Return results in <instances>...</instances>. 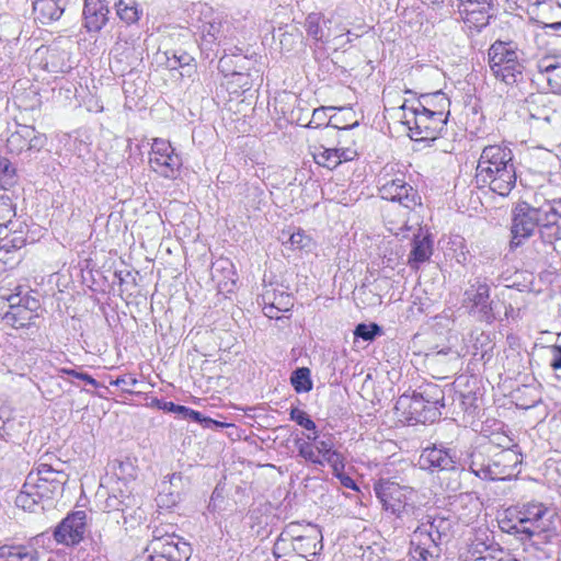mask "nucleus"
Wrapping results in <instances>:
<instances>
[{
	"mask_svg": "<svg viewBox=\"0 0 561 561\" xmlns=\"http://www.w3.org/2000/svg\"><path fill=\"white\" fill-rule=\"evenodd\" d=\"M561 219V198L534 207L527 202L518 203L512 210L510 250L523 248L535 232L536 239H550L552 222Z\"/></svg>",
	"mask_w": 561,
	"mask_h": 561,
	"instance_id": "f257e3e1",
	"label": "nucleus"
},
{
	"mask_svg": "<svg viewBox=\"0 0 561 561\" xmlns=\"http://www.w3.org/2000/svg\"><path fill=\"white\" fill-rule=\"evenodd\" d=\"M474 178L479 187H489L501 196H507L517 179L512 149L504 144L485 146L478 160Z\"/></svg>",
	"mask_w": 561,
	"mask_h": 561,
	"instance_id": "f03ea898",
	"label": "nucleus"
},
{
	"mask_svg": "<svg viewBox=\"0 0 561 561\" xmlns=\"http://www.w3.org/2000/svg\"><path fill=\"white\" fill-rule=\"evenodd\" d=\"M68 474L54 469L50 465L41 462L28 472L22 490L15 499V504L24 511L36 512L44 510L45 502H50L62 494Z\"/></svg>",
	"mask_w": 561,
	"mask_h": 561,
	"instance_id": "7ed1b4c3",
	"label": "nucleus"
},
{
	"mask_svg": "<svg viewBox=\"0 0 561 561\" xmlns=\"http://www.w3.org/2000/svg\"><path fill=\"white\" fill-rule=\"evenodd\" d=\"M319 526L298 522L288 524L273 546L275 561H313L323 548Z\"/></svg>",
	"mask_w": 561,
	"mask_h": 561,
	"instance_id": "20e7f679",
	"label": "nucleus"
},
{
	"mask_svg": "<svg viewBox=\"0 0 561 561\" xmlns=\"http://www.w3.org/2000/svg\"><path fill=\"white\" fill-rule=\"evenodd\" d=\"M469 470L483 480H510L522 463V455L510 446L497 449L493 444L476 447L466 460Z\"/></svg>",
	"mask_w": 561,
	"mask_h": 561,
	"instance_id": "39448f33",
	"label": "nucleus"
},
{
	"mask_svg": "<svg viewBox=\"0 0 561 561\" xmlns=\"http://www.w3.org/2000/svg\"><path fill=\"white\" fill-rule=\"evenodd\" d=\"M195 27V41L201 54L206 59H214L220 51H237L236 27L222 14L208 8L197 19Z\"/></svg>",
	"mask_w": 561,
	"mask_h": 561,
	"instance_id": "423d86ee",
	"label": "nucleus"
},
{
	"mask_svg": "<svg viewBox=\"0 0 561 561\" xmlns=\"http://www.w3.org/2000/svg\"><path fill=\"white\" fill-rule=\"evenodd\" d=\"M42 304L37 291L26 285L0 287L2 321L15 330L36 328Z\"/></svg>",
	"mask_w": 561,
	"mask_h": 561,
	"instance_id": "0eeeda50",
	"label": "nucleus"
},
{
	"mask_svg": "<svg viewBox=\"0 0 561 561\" xmlns=\"http://www.w3.org/2000/svg\"><path fill=\"white\" fill-rule=\"evenodd\" d=\"M488 62L492 75L507 85L524 79L525 54L517 43L496 39L488 49Z\"/></svg>",
	"mask_w": 561,
	"mask_h": 561,
	"instance_id": "6e6552de",
	"label": "nucleus"
},
{
	"mask_svg": "<svg viewBox=\"0 0 561 561\" xmlns=\"http://www.w3.org/2000/svg\"><path fill=\"white\" fill-rule=\"evenodd\" d=\"M374 491L382 508L397 518L401 520L417 518L421 510L410 501L408 496L411 494L410 488L401 486L388 479H380L374 484Z\"/></svg>",
	"mask_w": 561,
	"mask_h": 561,
	"instance_id": "1a4fd4ad",
	"label": "nucleus"
},
{
	"mask_svg": "<svg viewBox=\"0 0 561 561\" xmlns=\"http://www.w3.org/2000/svg\"><path fill=\"white\" fill-rule=\"evenodd\" d=\"M402 108L405 111L404 123L415 140H435L446 129L448 113L442 114V111L431 112V110L419 111L408 107L405 103Z\"/></svg>",
	"mask_w": 561,
	"mask_h": 561,
	"instance_id": "9d476101",
	"label": "nucleus"
},
{
	"mask_svg": "<svg viewBox=\"0 0 561 561\" xmlns=\"http://www.w3.org/2000/svg\"><path fill=\"white\" fill-rule=\"evenodd\" d=\"M551 511L539 502L524 504L517 513L516 522L508 525L506 531L514 535H524L530 539L549 530Z\"/></svg>",
	"mask_w": 561,
	"mask_h": 561,
	"instance_id": "9b49d317",
	"label": "nucleus"
},
{
	"mask_svg": "<svg viewBox=\"0 0 561 561\" xmlns=\"http://www.w3.org/2000/svg\"><path fill=\"white\" fill-rule=\"evenodd\" d=\"M151 553L148 561H188L192 554L191 545L174 534L153 531V539L148 549Z\"/></svg>",
	"mask_w": 561,
	"mask_h": 561,
	"instance_id": "f8f14e48",
	"label": "nucleus"
},
{
	"mask_svg": "<svg viewBox=\"0 0 561 561\" xmlns=\"http://www.w3.org/2000/svg\"><path fill=\"white\" fill-rule=\"evenodd\" d=\"M490 286L481 278L469 283L463 293L462 305L479 321L492 323L496 319V305L490 298Z\"/></svg>",
	"mask_w": 561,
	"mask_h": 561,
	"instance_id": "ddd939ff",
	"label": "nucleus"
},
{
	"mask_svg": "<svg viewBox=\"0 0 561 561\" xmlns=\"http://www.w3.org/2000/svg\"><path fill=\"white\" fill-rule=\"evenodd\" d=\"M47 144V137L33 126L16 124L7 138L5 148L10 154L33 159Z\"/></svg>",
	"mask_w": 561,
	"mask_h": 561,
	"instance_id": "4468645a",
	"label": "nucleus"
},
{
	"mask_svg": "<svg viewBox=\"0 0 561 561\" xmlns=\"http://www.w3.org/2000/svg\"><path fill=\"white\" fill-rule=\"evenodd\" d=\"M149 163L153 172L165 179H176L183 164L181 156L169 140L154 138L151 145Z\"/></svg>",
	"mask_w": 561,
	"mask_h": 561,
	"instance_id": "2eb2a0df",
	"label": "nucleus"
},
{
	"mask_svg": "<svg viewBox=\"0 0 561 561\" xmlns=\"http://www.w3.org/2000/svg\"><path fill=\"white\" fill-rule=\"evenodd\" d=\"M460 460L458 449L443 443L425 447L420 456L421 467L431 472L455 471L462 467Z\"/></svg>",
	"mask_w": 561,
	"mask_h": 561,
	"instance_id": "dca6fc26",
	"label": "nucleus"
},
{
	"mask_svg": "<svg viewBox=\"0 0 561 561\" xmlns=\"http://www.w3.org/2000/svg\"><path fill=\"white\" fill-rule=\"evenodd\" d=\"M87 514L83 511H76L68 514L55 528L51 534L57 545L67 547L79 545L85 534Z\"/></svg>",
	"mask_w": 561,
	"mask_h": 561,
	"instance_id": "f3484780",
	"label": "nucleus"
},
{
	"mask_svg": "<svg viewBox=\"0 0 561 561\" xmlns=\"http://www.w3.org/2000/svg\"><path fill=\"white\" fill-rule=\"evenodd\" d=\"M463 23L476 32L490 24L492 18L495 16V0H474L465 4H459L458 10Z\"/></svg>",
	"mask_w": 561,
	"mask_h": 561,
	"instance_id": "a211bd4d",
	"label": "nucleus"
},
{
	"mask_svg": "<svg viewBox=\"0 0 561 561\" xmlns=\"http://www.w3.org/2000/svg\"><path fill=\"white\" fill-rule=\"evenodd\" d=\"M552 226L550 239H534L524 249L526 260L546 263L553 253L561 256V218H557Z\"/></svg>",
	"mask_w": 561,
	"mask_h": 561,
	"instance_id": "6ab92c4d",
	"label": "nucleus"
},
{
	"mask_svg": "<svg viewBox=\"0 0 561 561\" xmlns=\"http://www.w3.org/2000/svg\"><path fill=\"white\" fill-rule=\"evenodd\" d=\"M379 193L381 198L397 202L409 209L421 204V196L417 194V191L408 184L403 178L386 181L379 187Z\"/></svg>",
	"mask_w": 561,
	"mask_h": 561,
	"instance_id": "aec40b11",
	"label": "nucleus"
},
{
	"mask_svg": "<svg viewBox=\"0 0 561 561\" xmlns=\"http://www.w3.org/2000/svg\"><path fill=\"white\" fill-rule=\"evenodd\" d=\"M449 527L450 524L446 518L426 516V519L421 522L411 537L423 541L421 542L423 546L436 545L440 548L444 539L448 537Z\"/></svg>",
	"mask_w": 561,
	"mask_h": 561,
	"instance_id": "412c9836",
	"label": "nucleus"
},
{
	"mask_svg": "<svg viewBox=\"0 0 561 561\" xmlns=\"http://www.w3.org/2000/svg\"><path fill=\"white\" fill-rule=\"evenodd\" d=\"M237 51H225L219 58L218 68L221 72L232 76H251L250 71L255 60L253 56H248L243 49L237 45Z\"/></svg>",
	"mask_w": 561,
	"mask_h": 561,
	"instance_id": "4be33fe9",
	"label": "nucleus"
},
{
	"mask_svg": "<svg viewBox=\"0 0 561 561\" xmlns=\"http://www.w3.org/2000/svg\"><path fill=\"white\" fill-rule=\"evenodd\" d=\"M83 26L90 33L100 32L108 22L110 8L107 0H83Z\"/></svg>",
	"mask_w": 561,
	"mask_h": 561,
	"instance_id": "5701e85b",
	"label": "nucleus"
},
{
	"mask_svg": "<svg viewBox=\"0 0 561 561\" xmlns=\"http://www.w3.org/2000/svg\"><path fill=\"white\" fill-rule=\"evenodd\" d=\"M433 250L434 242L432 234L419 228L417 231L413 233L411 251L408 259L409 266L413 270H417L421 264L431 259Z\"/></svg>",
	"mask_w": 561,
	"mask_h": 561,
	"instance_id": "b1692460",
	"label": "nucleus"
},
{
	"mask_svg": "<svg viewBox=\"0 0 561 561\" xmlns=\"http://www.w3.org/2000/svg\"><path fill=\"white\" fill-rule=\"evenodd\" d=\"M556 100V96L549 94L531 95L530 101H528L530 116L549 124L557 122L560 118V114L554 107Z\"/></svg>",
	"mask_w": 561,
	"mask_h": 561,
	"instance_id": "393cba45",
	"label": "nucleus"
},
{
	"mask_svg": "<svg viewBox=\"0 0 561 561\" xmlns=\"http://www.w3.org/2000/svg\"><path fill=\"white\" fill-rule=\"evenodd\" d=\"M308 440H311L314 444V449L321 455V459L324 460V463L331 466L333 472L343 471L344 470V457L341 453L333 449V442L331 435L323 436V438H319L318 433L312 435H307Z\"/></svg>",
	"mask_w": 561,
	"mask_h": 561,
	"instance_id": "a878e982",
	"label": "nucleus"
},
{
	"mask_svg": "<svg viewBox=\"0 0 561 561\" xmlns=\"http://www.w3.org/2000/svg\"><path fill=\"white\" fill-rule=\"evenodd\" d=\"M71 0H32V8L35 19L42 24H49L58 21Z\"/></svg>",
	"mask_w": 561,
	"mask_h": 561,
	"instance_id": "bb28decb",
	"label": "nucleus"
},
{
	"mask_svg": "<svg viewBox=\"0 0 561 561\" xmlns=\"http://www.w3.org/2000/svg\"><path fill=\"white\" fill-rule=\"evenodd\" d=\"M537 69L552 92L561 94V57H543L538 60Z\"/></svg>",
	"mask_w": 561,
	"mask_h": 561,
	"instance_id": "cd10ccee",
	"label": "nucleus"
},
{
	"mask_svg": "<svg viewBox=\"0 0 561 561\" xmlns=\"http://www.w3.org/2000/svg\"><path fill=\"white\" fill-rule=\"evenodd\" d=\"M16 196L11 192L0 193V238L7 237L9 232L14 231V221L16 217Z\"/></svg>",
	"mask_w": 561,
	"mask_h": 561,
	"instance_id": "c85d7f7f",
	"label": "nucleus"
},
{
	"mask_svg": "<svg viewBox=\"0 0 561 561\" xmlns=\"http://www.w3.org/2000/svg\"><path fill=\"white\" fill-rule=\"evenodd\" d=\"M157 58L170 70L182 68L187 72L194 67L195 61V58L183 48L158 51Z\"/></svg>",
	"mask_w": 561,
	"mask_h": 561,
	"instance_id": "c756f323",
	"label": "nucleus"
},
{
	"mask_svg": "<svg viewBox=\"0 0 561 561\" xmlns=\"http://www.w3.org/2000/svg\"><path fill=\"white\" fill-rule=\"evenodd\" d=\"M0 561H39L37 549L32 545H3Z\"/></svg>",
	"mask_w": 561,
	"mask_h": 561,
	"instance_id": "7c9ffc66",
	"label": "nucleus"
},
{
	"mask_svg": "<svg viewBox=\"0 0 561 561\" xmlns=\"http://www.w3.org/2000/svg\"><path fill=\"white\" fill-rule=\"evenodd\" d=\"M330 23L331 21L323 14L312 12L306 18L305 27L307 34L314 41L328 43L331 37Z\"/></svg>",
	"mask_w": 561,
	"mask_h": 561,
	"instance_id": "2f4dec72",
	"label": "nucleus"
},
{
	"mask_svg": "<svg viewBox=\"0 0 561 561\" xmlns=\"http://www.w3.org/2000/svg\"><path fill=\"white\" fill-rule=\"evenodd\" d=\"M425 403L417 393L412 397L402 396L398 400L396 409L402 411V415L408 422L414 421L417 423L419 417L423 419Z\"/></svg>",
	"mask_w": 561,
	"mask_h": 561,
	"instance_id": "473e14b6",
	"label": "nucleus"
},
{
	"mask_svg": "<svg viewBox=\"0 0 561 561\" xmlns=\"http://www.w3.org/2000/svg\"><path fill=\"white\" fill-rule=\"evenodd\" d=\"M450 101L443 91H436L434 93L422 94L416 102V105H412V108L419 111L431 110V112H439L442 114H449Z\"/></svg>",
	"mask_w": 561,
	"mask_h": 561,
	"instance_id": "72a5a7b5",
	"label": "nucleus"
},
{
	"mask_svg": "<svg viewBox=\"0 0 561 561\" xmlns=\"http://www.w3.org/2000/svg\"><path fill=\"white\" fill-rule=\"evenodd\" d=\"M116 15L126 25L138 23L144 14L141 4L136 0H118L115 3Z\"/></svg>",
	"mask_w": 561,
	"mask_h": 561,
	"instance_id": "f704fd0d",
	"label": "nucleus"
},
{
	"mask_svg": "<svg viewBox=\"0 0 561 561\" xmlns=\"http://www.w3.org/2000/svg\"><path fill=\"white\" fill-rule=\"evenodd\" d=\"M420 539L411 537V561H438L442 549L436 545L423 546Z\"/></svg>",
	"mask_w": 561,
	"mask_h": 561,
	"instance_id": "c9c22d12",
	"label": "nucleus"
},
{
	"mask_svg": "<svg viewBox=\"0 0 561 561\" xmlns=\"http://www.w3.org/2000/svg\"><path fill=\"white\" fill-rule=\"evenodd\" d=\"M18 181L15 168L7 158L0 156V190L11 193V188L18 184Z\"/></svg>",
	"mask_w": 561,
	"mask_h": 561,
	"instance_id": "e433bc0d",
	"label": "nucleus"
},
{
	"mask_svg": "<svg viewBox=\"0 0 561 561\" xmlns=\"http://www.w3.org/2000/svg\"><path fill=\"white\" fill-rule=\"evenodd\" d=\"M290 385L297 393L311 391L313 382L310 369L308 367L296 368L290 375Z\"/></svg>",
	"mask_w": 561,
	"mask_h": 561,
	"instance_id": "4c0bfd02",
	"label": "nucleus"
},
{
	"mask_svg": "<svg viewBox=\"0 0 561 561\" xmlns=\"http://www.w3.org/2000/svg\"><path fill=\"white\" fill-rule=\"evenodd\" d=\"M134 499L130 496L128 492H125L123 490H118L108 494L107 499L105 500L104 507L108 512L118 511L124 513L126 508L130 507L133 505Z\"/></svg>",
	"mask_w": 561,
	"mask_h": 561,
	"instance_id": "58836bf2",
	"label": "nucleus"
},
{
	"mask_svg": "<svg viewBox=\"0 0 561 561\" xmlns=\"http://www.w3.org/2000/svg\"><path fill=\"white\" fill-rule=\"evenodd\" d=\"M427 404L445 407L444 390L435 383H427L417 393Z\"/></svg>",
	"mask_w": 561,
	"mask_h": 561,
	"instance_id": "ea45409f",
	"label": "nucleus"
},
{
	"mask_svg": "<svg viewBox=\"0 0 561 561\" xmlns=\"http://www.w3.org/2000/svg\"><path fill=\"white\" fill-rule=\"evenodd\" d=\"M295 445L298 449V455L305 460L311 462L312 465L323 467L324 460L320 458V456L316 455L314 444H311V440H302L298 438L295 440Z\"/></svg>",
	"mask_w": 561,
	"mask_h": 561,
	"instance_id": "a19ab883",
	"label": "nucleus"
},
{
	"mask_svg": "<svg viewBox=\"0 0 561 561\" xmlns=\"http://www.w3.org/2000/svg\"><path fill=\"white\" fill-rule=\"evenodd\" d=\"M336 152L333 148L320 147L313 153V158L319 165L333 170L341 164V160L336 159Z\"/></svg>",
	"mask_w": 561,
	"mask_h": 561,
	"instance_id": "79ce46f5",
	"label": "nucleus"
},
{
	"mask_svg": "<svg viewBox=\"0 0 561 561\" xmlns=\"http://www.w3.org/2000/svg\"><path fill=\"white\" fill-rule=\"evenodd\" d=\"M382 334V329L377 323H359L356 325L354 330V335L356 339H362L365 342H371L377 336Z\"/></svg>",
	"mask_w": 561,
	"mask_h": 561,
	"instance_id": "37998d69",
	"label": "nucleus"
},
{
	"mask_svg": "<svg viewBox=\"0 0 561 561\" xmlns=\"http://www.w3.org/2000/svg\"><path fill=\"white\" fill-rule=\"evenodd\" d=\"M276 299L277 298L274 293L271 294L270 291H267L263 295V301L265 304L263 307V312L270 319H278V313L280 311L288 310L287 307H280V301L276 302Z\"/></svg>",
	"mask_w": 561,
	"mask_h": 561,
	"instance_id": "c03bdc74",
	"label": "nucleus"
},
{
	"mask_svg": "<svg viewBox=\"0 0 561 561\" xmlns=\"http://www.w3.org/2000/svg\"><path fill=\"white\" fill-rule=\"evenodd\" d=\"M290 420L295 421L298 425L306 428L307 431H311L313 434L317 433V425L311 420V417L304 411L298 408H293L290 410Z\"/></svg>",
	"mask_w": 561,
	"mask_h": 561,
	"instance_id": "a18cd8bd",
	"label": "nucleus"
},
{
	"mask_svg": "<svg viewBox=\"0 0 561 561\" xmlns=\"http://www.w3.org/2000/svg\"><path fill=\"white\" fill-rule=\"evenodd\" d=\"M289 243L293 249H309L311 245V238L307 236L302 230H298L290 234Z\"/></svg>",
	"mask_w": 561,
	"mask_h": 561,
	"instance_id": "49530a36",
	"label": "nucleus"
},
{
	"mask_svg": "<svg viewBox=\"0 0 561 561\" xmlns=\"http://www.w3.org/2000/svg\"><path fill=\"white\" fill-rule=\"evenodd\" d=\"M474 352L473 356H477L479 353L481 354V358L484 357V355L492 350L491 341L489 340V336L484 334L483 332H479L476 336V343L473 344Z\"/></svg>",
	"mask_w": 561,
	"mask_h": 561,
	"instance_id": "de8ad7c7",
	"label": "nucleus"
},
{
	"mask_svg": "<svg viewBox=\"0 0 561 561\" xmlns=\"http://www.w3.org/2000/svg\"><path fill=\"white\" fill-rule=\"evenodd\" d=\"M183 419L192 420L196 423L203 424L205 427H210V425H221L219 422L214 421L210 417L203 416L201 412L191 408H187V412L184 413Z\"/></svg>",
	"mask_w": 561,
	"mask_h": 561,
	"instance_id": "09e8293b",
	"label": "nucleus"
},
{
	"mask_svg": "<svg viewBox=\"0 0 561 561\" xmlns=\"http://www.w3.org/2000/svg\"><path fill=\"white\" fill-rule=\"evenodd\" d=\"M440 405H437V404H427L425 403V408H424V413H423V419H417V423H432L434 421H436L437 419L440 417L442 415V412H440Z\"/></svg>",
	"mask_w": 561,
	"mask_h": 561,
	"instance_id": "8fccbe9b",
	"label": "nucleus"
},
{
	"mask_svg": "<svg viewBox=\"0 0 561 561\" xmlns=\"http://www.w3.org/2000/svg\"><path fill=\"white\" fill-rule=\"evenodd\" d=\"M137 379L134 378L133 376L124 375L111 381V385L121 387L123 390L131 393V388H134L137 385Z\"/></svg>",
	"mask_w": 561,
	"mask_h": 561,
	"instance_id": "3c124183",
	"label": "nucleus"
},
{
	"mask_svg": "<svg viewBox=\"0 0 561 561\" xmlns=\"http://www.w3.org/2000/svg\"><path fill=\"white\" fill-rule=\"evenodd\" d=\"M159 408L165 412L176 413L183 417L184 413L187 412V407L180 405L171 401H164L159 403Z\"/></svg>",
	"mask_w": 561,
	"mask_h": 561,
	"instance_id": "603ef678",
	"label": "nucleus"
},
{
	"mask_svg": "<svg viewBox=\"0 0 561 561\" xmlns=\"http://www.w3.org/2000/svg\"><path fill=\"white\" fill-rule=\"evenodd\" d=\"M336 152V159L341 160L342 162L352 161L356 156L357 152L351 148H334Z\"/></svg>",
	"mask_w": 561,
	"mask_h": 561,
	"instance_id": "864d4df0",
	"label": "nucleus"
},
{
	"mask_svg": "<svg viewBox=\"0 0 561 561\" xmlns=\"http://www.w3.org/2000/svg\"><path fill=\"white\" fill-rule=\"evenodd\" d=\"M552 359L550 366L554 370H561V345H552L550 347Z\"/></svg>",
	"mask_w": 561,
	"mask_h": 561,
	"instance_id": "5fc2aeb1",
	"label": "nucleus"
},
{
	"mask_svg": "<svg viewBox=\"0 0 561 561\" xmlns=\"http://www.w3.org/2000/svg\"><path fill=\"white\" fill-rule=\"evenodd\" d=\"M213 268L215 272L222 271L227 272L228 275H234L233 264L227 259L218 260L216 263H214Z\"/></svg>",
	"mask_w": 561,
	"mask_h": 561,
	"instance_id": "6e6d98bb",
	"label": "nucleus"
},
{
	"mask_svg": "<svg viewBox=\"0 0 561 561\" xmlns=\"http://www.w3.org/2000/svg\"><path fill=\"white\" fill-rule=\"evenodd\" d=\"M333 474L340 480L341 484L344 488L351 490H358L356 482L350 476L345 474L343 471L333 472Z\"/></svg>",
	"mask_w": 561,
	"mask_h": 561,
	"instance_id": "4d7b16f0",
	"label": "nucleus"
},
{
	"mask_svg": "<svg viewBox=\"0 0 561 561\" xmlns=\"http://www.w3.org/2000/svg\"><path fill=\"white\" fill-rule=\"evenodd\" d=\"M168 478H169V486L167 485V482L163 481L162 482L163 491H167V489H169L171 486H178V483H181L182 479H183L182 473H180V472H174L172 474H169Z\"/></svg>",
	"mask_w": 561,
	"mask_h": 561,
	"instance_id": "13d9d810",
	"label": "nucleus"
},
{
	"mask_svg": "<svg viewBox=\"0 0 561 561\" xmlns=\"http://www.w3.org/2000/svg\"><path fill=\"white\" fill-rule=\"evenodd\" d=\"M296 38H299V36L289 33L283 34L280 38L282 48H286L289 51L290 48L287 46L291 45Z\"/></svg>",
	"mask_w": 561,
	"mask_h": 561,
	"instance_id": "bf43d9fd",
	"label": "nucleus"
},
{
	"mask_svg": "<svg viewBox=\"0 0 561 561\" xmlns=\"http://www.w3.org/2000/svg\"><path fill=\"white\" fill-rule=\"evenodd\" d=\"M324 116H325V108L324 107H319V108H316L312 113V119L310 121L309 125L313 122H318L317 125H321V121L324 119Z\"/></svg>",
	"mask_w": 561,
	"mask_h": 561,
	"instance_id": "052dcab7",
	"label": "nucleus"
},
{
	"mask_svg": "<svg viewBox=\"0 0 561 561\" xmlns=\"http://www.w3.org/2000/svg\"><path fill=\"white\" fill-rule=\"evenodd\" d=\"M77 378L78 379H81V381H85L87 383L91 385V386H94V387H98V381L89 374L87 373H80L79 375H77Z\"/></svg>",
	"mask_w": 561,
	"mask_h": 561,
	"instance_id": "680f3d73",
	"label": "nucleus"
},
{
	"mask_svg": "<svg viewBox=\"0 0 561 561\" xmlns=\"http://www.w3.org/2000/svg\"><path fill=\"white\" fill-rule=\"evenodd\" d=\"M543 28H549L556 32H561V21L553 22V23H545Z\"/></svg>",
	"mask_w": 561,
	"mask_h": 561,
	"instance_id": "e2e57ef3",
	"label": "nucleus"
},
{
	"mask_svg": "<svg viewBox=\"0 0 561 561\" xmlns=\"http://www.w3.org/2000/svg\"><path fill=\"white\" fill-rule=\"evenodd\" d=\"M45 539L50 540V537L48 536L47 533H42V534L37 535L36 537H34V540L36 541V543L44 542Z\"/></svg>",
	"mask_w": 561,
	"mask_h": 561,
	"instance_id": "0e129e2a",
	"label": "nucleus"
},
{
	"mask_svg": "<svg viewBox=\"0 0 561 561\" xmlns=\"http://www.w3.org/2000/svg\"><path fill=\"white\" fill-rule=\"evenodd\" d=\"M60 373H62V374H66V375H69V376H72V377L77 378V375H79L81 371H77V370H75V369L62 368V369H60Z\"/></svg>",
	"mask_w": 561,
	"mask_h": 561,
	"instance_id": "69168bd1",
	"label": "nucleus"
},
{
	"mask_svg": "<svg viewBox=\"0 0 561 561\" xmlns=\"http://www.w3.org/2000/svg\"><path fill=\"white\" fill-rule=\"evenodd\" d=\"M424 3L438 5L445 3L446 0H422Z\"/></svg>",
	"mask_w": 561,
	"mask_h": 561,
	"instance_id": "338daca9",
	"label": "nucleus"
},
{
	"mask_svg": "<svg viewBox=\"0 0 561 561\" xmlns=\"http://www.w3.org/2000/svg\"><path fill=\"white\" fill-rule=\"evenodd\" d=\"M549 2H554V0H536L534 2V4L537 7H543V5L548 4Z\"/></svg>",
	"mask_w": 561,
	"mask_h": 561,
	"instance_id": "774afa93",
	"label": "nucleus"
}]
</instances>
